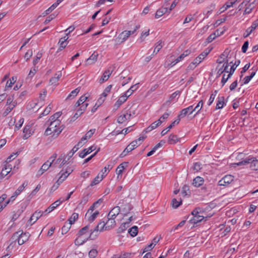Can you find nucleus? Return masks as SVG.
<instances>
[{"instance_id":"obj_1","label":"nucleus","mask_w":258,"mask_h":258,"mask_svg":"<svg viewBox=\"0 0 258 258\" xmlns=\"http://www.w3.org/2000/svg\"><path fill=\"white\" fill-rule=\"evenodd\" d=\"M60 120L51 121L49 126L45 131L44 135L45 136L52 135V138H56L64 128V125H60Z\"/></svg>"},{"instance_id":"obj_2","label":"nucleus","mask_w":258,"mask_h":258,"mask_svg":"<svg viewBox=\"0 0 258 258\" xmlns=\"http://www.w3.org/2000/svg\"><path fill=\"white\" fill-rule=\"evenodd\" d=\"M146 138L147 136H141L138 139L132 141L129 145L127 146L123 152L120 154L119 157L120 158L125 157L127 154V153L131 152L137 147H138L140 145H141Z\"/></svg>"},{"instance_id":"obj_3","label":"nucleus","mask_w":258,"mask_h":258,"mask_svg":"<svg viewBox=\"0 0 258 258\" xmlns=\"http://www.w3.org/2000/svg\"><path fill=\"white\" fill-rule=\"evenodd\" d=\"M114 219L115 218L107 217V221L106 222L104 221H102L103 225L100 231L108 230L114 227L116 225V222Z\"/></svg>"},{"instance_id":"obj_4","label":"nucleus","mask_w":258,"mask_h":258,"mask_svg":"<svg viewBox=\"0 0 258 258\" xmlns=\"http://www.w3.org/2000/svg\"><path fill=\"white\" fill-rule=\"evenodd\" d=\"M88 105V103H86L84 104L81 105L80 108L77 110L74 116L71 118V121H74L76 120L80 116H81L84 112L86 110L87 106Z\"/></svg>"},{"instance_id":"obj_5","label":"nucleus","mask_w":258,"mask_h":258,"mask_svg":"<svg viewBox=\"0 0 258 258\" xmlns=\"http://www.w3.org/2000/svg\"><path fill=\"white\" fill-rule=\"evenodd\" d=\"M234 180V176L231 175H226L218 182L220 186H226L230 184Z\"/></svg>"},{"instance_id":"obj_6","label":"nucleus","mask_w":258,"mask_h":258,"mask_svg":"<svg viewBox=\"0 0 258 258\" xmlns=\"http://www.w3.org/2000/svg\"><path fill=\"white\" fill-rule=\"evenodd\" d=\"M30 234L29 232H23L22 231L19 233L18 244L21 245L28 240Z\"/></svg>"},{"instance_id":"obj_7","label":"nucleus","mask_w":258,"mask_h":258,"mask_svg":"<svg viewBox=\"0 0 258 258\" xmlns=\"http://www.w3.org/2000/svg\"><path fill=\"white\" fill-rule=\"evenodd\" d=\"M21 232V231H18L16 232H15L12 237H11L9 241H10V244L8 246V248H10L11 247L13 248L14 246H15L16 244V242L17 241L18 242L19 240V233Z\"/></svg>"},{"instance_id":"obj_8","label":"nucleus","mask_w":258,"mask_h":258,"mask_svg":"<svg viewBox=\"0 0 258 258\" xmlns=\"http://www.w3.org/2000/svg\"><path fill=\"white\" fill-rule=\"evenodd\" d=\"M63 202H64V200L60 201V199H59L54 203H53L52 204L50 205V206L48 207L44 211V213L46 215L47 214L49 213L53 210H54L56 207H57L60 204H61Z\"/></svg>"},{"instance_id":"obj_9","label":"nucleus","mask_w":258,"mask_h":258,"mask_svg":"<svg viewBox=\"0 0 258 258\" xmlns=\"http://www.w3.org/2000/svg\"><path fill=\"white\" fill-rule=\"evenodd\" d=\"M102 223V222H99L93 230H90V233L89 236L90 240H94L98 236L99 225H100Z\"/></svg>"},{"instance_id":"obj_10","label":"nucleus","mask_w":258,"mask_h":258,"mask_svg":"<svg viewBox=\"0 0 258 258\" xmlns=\"http://www.w3.org/2000/svg\"><path fill=\"white\" fill-rule=\"evenodd\" d=\"M131 116L132 114L131 111H129V112H126V113L121 114L118 116L117 119V122L118 123H122L126 120H130Z\"/></svg>"},{"instance_id":"obj_11","label":"nucleus","mask_w":258,"mask_h":258,"mask_svg":"<svg viewBox=\"0 0 258 258\" xmlns=\"http://www.w3.org/2000/svg\"><path fill=\"white\" fill-rule=\"evenodd\" d=\"M211 50L208 49H205L202 53H201L198 57H197L194 60V63L196 64H199L204 58L207 56L210 53Z\"/></svg>"},{"instance_id":"obj_12","label":"nucleus","mask_w":258,"mask_h":258,"mask_svg":"<svg viewBox=\"0 0 258 258\" xmlns=\"http://www.w3.org/2000/svg\"><path fill=\"white\" fill-rule=\"evenodd\" d=\"M258 26V19L254 21L251 26L246 30V33L243 34L244 38L247 37Z\"/></svg>"},{"instance_id":"obj_13","label":"nucleus","mask_w":258,"mask_h":258,"mask_svg":"<svg viewBox=\"0 0 258 258\" xmlns=\"http://www.w3.org/2000/svg\"><path fill=\"white\" fill-rule=\"evenodd\" d=\"M121 211L120 207L116 206L114 207L110 211L107 215V217H110V218H115L119 214Z\"/></svg>"},{"instance_id":"obj_14","label":"nucleus","mask_w":258,"mask_h":258,"mask_svg":"<svg viewBox=\"0 0 258 258\" xmlns=\"http://www.w3.org/2000/svg\"><path fill=\"white\" fill-rule=\"evenodd\" d=\"M133 208V206L128 203H125L121 206V211L123 212L124 216H126L129 213L130 211Z\"/></svg>"},{"instance_id":"obj_15","label":"nucleus","mask_w":258,"mask_h":258,"mask_svg":"<svg viewBox=\"0 0 258 258\" xmlns=\"http://www.w3.org/2000/svg\"><path fill=\"white\" fill-rule=\"evenodd\" d=\"M98 53L96 51H94L91 55L87 59L86 61V64L90 65L94 64L97 60Z\"/></svg>"},{"instance_id":"obj_16","label":"nucleus","mask_w":258,"mask_h":258,"mask_svg":"<svg viewBox=\"0 0 258 258\" xmlns=\"http://www.w3.org/2000/svg\"><path fill=\"white\" fill-rule=\"evenodd\" d=\"M190 53V50H186L181 54L174 61L171 62V66H173L177 63L182 60L185 56H188Z\"/></svg>"},{"instance_id":"obj_17","label":"nucleus","mask_w":258,"mask_h":258,"mask_svg":"<svg viewBox=\"0 0 258 258\" xmlns=\"http://www.w3.org/2000/svg\"><path fill=\"white\" fill-rule=\"evenodd\" d=\"M193 110V105H190L187 108L182 109L179 112L177 117L180 118V119L182 118L185 117L188 113L190 114V112Z\"/></svg>"},{"instance_id":"obj_18","label":"nucleus","mask_w":258,"mask_h":258,"mask_svg":"<svg viewBox=\"0 0 258 258\" xmlns=\"http://www.w3.org/2000/svg\"><path fill=\"white\" fill-rule=\"evenodd\" d=\"M42 215H46L44 213V212L36 211L31 216V217L29 220V222H31L32 221H33V223L31 224H34Z\"/></svg>"},{"instance_id":"obj_19","label":"nucleus","mask_w":258,"mask_h":258,"mask_svg":"<svg viewBox=\"0 0 258 258\" xmlns=\"http://www.w3.org/2000/svg\"><path fill=\"white\" fill-rule=\"evenodd\" d=\"M204 179L201 176H197L193 179L192 185L196 187H199L204 184Z\"/></svg>"},{"instance_id":"obj_20","label":"nucleus","mask_w":258,"mask_h":258,"mask_svg":"<svg viewBox=\"0 0 258 258\" xmlns=\"http://www.w3.org/2000/svg\"><path fill=\"white\" fill-rule=\"evenodd\" d=\"M180 120V118H178L177 119L173 121L166 128L163 130L161 132V136H163L165 135L175 124H178L179 123Z\"/></svg>"},{"instance_id":"obj_21","label":"nucleus","mask_w":258,"mask_h":258,"mask_svg":"<svg viewBox=\"0 0 258 258\" xmlns=\"http://www.w3.org/2000/svg\"><path fill=\"white\" fill-rule=\"evenodd\" d=\"M95 149V148L93 146L89 147L88 149H84L79 153V156L80 157H81L82 158H84L86 156H87L88 154L91 153Z\"/></svg>"},{"instance_id":"obj_22","label":"nucleus","mask_w":258,"mask_h":258,"mask_svg":"<svg viewBox=\"0 0 258 258\" xmlns=\"http://www.w3.org/2000/svg\"><path fill=\"white\" fill-rule=\"evenodd\" d=\"M31 126L30 125H26L23 128V139H27L32 135Z\"/></svg>"},{"instance_id":"obj_23","label":"nucleus","mask_w":258,"mask_h":258,"mask_svg":"<svg viewBox=\"0 0 258 258\" xmlns=\"http://www.w3.org/2000/svg\"><path fill=\"white\" fill-rule=\"evenodd\" d=\"M127 97L123 94L120 96L114 105L115 109H118L127 99Z\"/></svg>"},{"instance_id":"obj_24","label":"nucleus","mask_w":258,"mask_h":258,"mask_svg":"<svg viewBox=\"0 0 258 258\" xmlns=\"http://www.w3.org/2000/svg\"><path fill=\"white\" fill-rule=\"evenodd\" d=\"M228 60L227 59H226V61L225 63H224L222 67L219 69V70L217 72V77H219L220 76V75L223 73L224 72L225 73H228L229 71H228Z\"/></svg>"},{"instance_id":"obj_25","label":"nucleus","mask_w":258,"mask_h":258,"mask_svg":"<svg viewBox=\"0 0 258 258\" xmlns=\"http://www.w3.org/2000/svg\"><path fill=\"white\" fill-rule=\"evenodd\" d=\"M213 188V185L211 183L205 184L201 188L202 192L203 194H209Z\"/></svg>"},{"instance_id":"obj_26","label":"nucleus","mask_w":258,"mask_h":258,"mask_svg":"<svg viewBox=\"0 0 258 258\" xmlns=\"http://www.w3.org/2000/svg\"><path fill=\"white\" fill-rule=\"evenodd\" d=\"M168 8H161L159 9L156 12L155 17L156 19H158L161 16H162L164 14L168 12Z\"/></svg>"},{"instance_id":"obj_27","label":"nucleus","mask_w":258,"mask_h":258,"mask_svg":"<svg viewBox=\"0 0 258 258\" xmlns=\"http://www.w3.org/2000/svg\"><path fill=\"white\" fill-rule=\"evenodd\" d=\"M82 146L83 143H82L81 142H79L77 145L75 146L74 148L72 149V150L68 154V160H69L70 158H71L73 156L74 153L78 151L79 148L81 147Z\"/></svg>"},{"instance_id":"obj_28","label":"nucleus","mask_w":258,"mask_h":258,"mask_svg":"<svg viewBox=\"0 0 258 258\" xmlns=\"http://www.w3.org/2000/svg\"><path fill=\"white\" fill-rule=\"evenodd\" d=\"M180 94V91H176L174 92L173 93H172L169 97V100L167 101L165 103L163 104L160 108V109H162L165 105H169L171 101L174 98H175L177 95H179Z\"/></svg>"},{"instance_id":"obj_29","label":"nucleus","mask_w":258,"mask_h":258,"mask_svg":"<svg viewBox=\"0 0 258 258\" xmlns=\"http://www.w3.org/2000/svg\"><path fill=\"white\" fill-rule=\"evenodd\" d=\"M138 83L132 85L129 89H128L124 93V95L128 98L130 97L135 91L138 88Z\"/></svg>"},{"instance_id":"obj_30","label":"nucleus","mask_w":258,"mask_h":258,"mask_svg":"<svg viewBox=\"0 0 258 258\" xmlns=\"http://www.w3.org/2000/svg\"><path fill=\"white\" fill-rule=\"evenodd\" d=\"M130 36V32L126 30L122 32L118 36L117 39H121L120 43L125 41Z\"/></svg>"},{"instance_id":"obj_31","label":"nucleus","mask_w":258,"mask_h":258,"mask_svg":"<svg viewBox=\"0 0 258 258\" xmlns=\"http://www.w3.org/2000/svg\"><path fill=\"white\" fill-rule=\"evenodd\" d=\"M127 164H128V162H123V163L120 164L118 166V167H117V168L116 169V172L117 174V178L119 177V175H120L121 176L122 175V171L125 169V167L123 166V165H125V166H127Z\"/></svg>"},{"instance_id":"obj_32","label":"nucleus","mask_w":258,"mask_h":258,"mask_svg":"<svg viewBox=\"0 0 258 258\" xmlns=\"http://www.w3.org/2000/svg\"><path fill=\"white\" fill-rule=\"evenodd\" d=\"M204 219V216H192V217L189 220V222L191 224H198V223L201 222Z\"/></svg>"},{"instance_id":"obj_33","label":"nucleus","mask_w":258,"mask_h":258,"mask_svg":"<svg viewBox=\"0 0 258 258\" xmlns=\"http://www.w3.org/2000/svg\"><path fill=\"white\" fill-rule=\"evenodd\" d=\"M111 74H112V71L110 72L108 70L105 71V72L103 74L102 76L99 80V82L100 83H102L108 80V78H109V77Z\"/></svg>"},{"instance_id":"obj_34","label":"nucleus","mask_w":258,"mask_h":258,"mask_svg":"<svg viewBox=\"0 0 258 258\" xmlns=\"http://www.w3.org/2000/svg\"><path fill=\"white\" fill-rule=\"evenodd\" d=\"M240 63V60H236L234 63L231 67L230 71L228 72V78H231V76L234 74V71L236 69L237 67L239 65Z\"/></svg>"},{"instance_id":"obj_35","label":"nucleus","mask_w":258,"mask_h":258,"mask_svg":"<svg viewBox=\"0 0 258 258\" xmlns=\"http://www.w3.org/2000/svg\"><path fill=\"white\" fill-rule=\"evenodd\" d=\"M61 76V71H58L57 73L55 74L54 77H52L50 79L49 83L51 85H53L56 83Z\"/></svg>"},{"instance_id":"obj_36","label":"nucleus","mask_w":258,"mask_h":258,"mask_svg":"<svg viewBox=\"0 0 258 258\" xmlns=\"http://www.w3.org/2000/svg\"><path fill=\"white\" fill-rule=\"evenodd\" d=\"M88 96H86L85 95L82 96L75 104L74 107L77 108L83 104H84L85 103V102L87 100Z\"/></svg>"},{"instance_id":"obj_37","label":"nucleus","mask_w":258,"mask_h":258,"mask_svg":"<svg viewBox=\"0 0 258 258\" xmlns=\"http://www.w3.org/2000/svg\"><path fill=\"white\" fill-rule=\"evenodd\" d=\"M89 225H87L85 226V227H83L82 229H81L78 234L77 235L80 237H82L83 235H86L88 233L89 230Z\"/></svg>"},{"instance_id":"obj_38","label":"nucleus","mask_w":258,"mask_h":258,"mask_svg":"<svg viewBox=\"0 0 258 258\" xmlns=\"http://www.w3.org/2000/svg\"><path fill=\"white\" fill-rule=\"evenodd\" d=\"M225 104V103L224 102V97H223V96H221V97L219 96L218 97V101H217V102L216 109H220L222 108L223 107V106H224Z\"/></svg>"},{"instance_id":"obj_39","label":"nucleus","mask_w":258,"mask_h":258,"mask_svg":"<svg viewBox=\"0 0 258 258\" xmlns=\"http://www.w3.org/2000/svg\"><path fill=\"white\" fill-rule=\"evenodd\" d=\"M245 9L243 12V15L249 14L255 8L254 2L248 4L245 7Z\"/></svg>"},{"instance_id":"obj_40","label":"nucleus","mask_w":258,"mask_h":258,"mask_svg":"<svg viewBox=\"0 0 258 258\" xmlns=\"http://www.w3.org/2000/svg\"><path fill=\"white\" fill-rule=\"evenodd\" d=\"M89 239H90L89 236L85 237L83 239L82 237H80L78 236V237L75 240V243L77 245H81Z\"/></svg>"},{"instance_id":"obj_41","label":"nucleus","mask_w":258,"mask_h":258,"mask_svg":"<svg viewBox=\"0 0 258 258\" xmlns=\"http://www.w3.org/2000/svg\"><path fill=\"white\" fill-rule=\"evenodd\" d=\"M58 5V3L56 2L52 5H51L48 9H47L46 11L42 13V16L43 17H44L47 15L48 14H50L54 9H55L57 7Z\"/></svg>"},{"instance_id":"obj_42","label":"nucleus","mask_w":258,"mask_h":258,"mask_svg":"<svg viewBox=\"0 0 258 258\" xmlns=\"http://www.w3.org/2000/svg\"><path fill=\"white\" fill-rule=\"evenodd\" d=\"M105 176V175L102 174L101 176H99V174H98L91 182L90 185L91 186H93L95 185L98 184Z\"/></svg>"},{"instance_id":"obj_43","label":"nucleus","mask_w":258,"mask_h":258,"mask_svg":"<svg viewBox=\"0 0 258 258\" xmlns=\"http://www.w3.org/2000/svg\"><path fill=\"white\" fill-rule=\"evenodd\" d=\"M203 101L202 100L199 102L197 106L193 108V110H192L190 112V114H191L194 111L198 110L197 112H196V114L195 115V116H196L197 114H198L200 111V110L202 109L203 106Z\"/></svg>"},{"instance_id":"obj_44","label":"nucleus","mask_w":258,"mask_h":258,"mask_svg":"<svg viewBox=\"0 0 258 258\" xmlns=\"http://www.w3.org/2000/svg\"><path fill=\"white\" fill-rule=\"evenodd\" d=\"M28 185V181L24 182L20 186H19L14 194L17 197L24 190V189Z\"/></svg>"},{"instance_id":"obj_45","label":"nucleus","mask_w":258,"mask_h":258,"mask_svg":"<svg viewBox=\"0 0 258 258\" xmlns=\"http://www.w3.org/2000/svg\"><path fill=\"white\" fill-rule=\"evenodd\" d=\"M250 167L252 170L258 171V159L253 157Z\"/></svg>"},{"instance_id":"obj_46","label":"nucleus","mask_w":258,"mask_h":258,"mask_svg":"<svg viewBox=\"0 0 258 258\" xmlns=\"http://www.w3.org/2000/svg\"><path fill=\"white\" fill-rule=\"evenodd\" d=\"M178 141L177 135L171 134L168 138V142L169 144H175Z\"/></svg>"},{"instance_id":"obj_47","label":"nucleus","mask_w":258,"mask_h":258,"mask_svg":"<svg viewBox=\"0 0 258 258\" xmlns=\"http://www.w3.org/2000/svg\"><path fill=\"white\" fill-rule=\"evenodd\" d=\"M16 81L17 77H12L11 79L8 80L6 85L5 90L11 87Z\"/></svg>"},{"instance_id":"obj_48","label":"nucleus","mask_w":258,"mask_h":258,"mask_svg":"<svg viewBox=\"0 0 258 258\" xmlns=\"http://www.w3.org/2000/svg\"><path fill=\"white\" fill-rule=\"evenodd\" d=\"M138 232V228L136 226H134L132 228L128 229V232L130 233L131 236L135 237L136 236Z\"/></svg>"},{"instance_id":"obj_49","label":"nucleus","mask_w":258,"mask_h":258,"mask_svg":"<svg viewBox=\"0 0 258 258\" xmlns=\"http://www.w3.org/2000/svg\"><path fill=\"white\" fill-rule=\"evenodd\" d=\"M162 43L163 42L162 40H159V41L157 42V43L155 45V47L153 51V54L154 53L157 54L162 48V47L163 46V44H162Z\"/></svg>"},{"instance_id":"obj_50","label":"nucleus","mask_w":258,"mask_h":258,"mask_svg":"<svg viewBox=\"0 0 258 258\" xmlns=\"http://www.w3.org/2000/svg\"><path fill=\"white\" fill-rule=\"evenodd\" d=\"M103 202V200L102 199H99L96 202H94L93 205L89 208V210H88V212H89L90 211H93L96 208H97L98 206V205H100L101 203H102Z\"/></svg>"},{"instance_id":"obj_51","label":"nucleus","mask_w":258,"mask_h":258,"mask_svg":"<svg viewBox=\"0 0 258 258\" xmlns=\"http://www.w3.org/2000/svg\"><path fill=\"white\" fill-rule=\"evenodd\" d=\"M171 203L172 207L176 209L182 204V200L180 198V201H178L176 199L174 198L172 200Z\"/></svg>"},{"instance_id":"obj_52","label":"nucleus","mask_w":258,"mask_h":258,"mask_svg":"<svg viewBox=\"0 0 258 258\" xmlns=\"http://www.w3.org/2000/svg\"><path fill=\"white\" fill-rule=\"evenodd\" d=\"M252 158H253V157H250V156H249L245 159L241 161V162H239L238 163H237V165L238 166H240V165H246L248 164H251V163L252 162Z\"/></svg>"},{"instance_id":"obj_53","label":"nucleus","mask_w":258,"mask_h":258,"mask_svg":"<svg viewBox=\"0 0 258 258\" xmlns=\"http://www.w3.org/2000/svg\"><path fill=\"white\" fill-rule=\"evenodd\" d=\"M79 215L78 213H74L71 217L69 219L68 221L69 223L71 224H73L75 223V222L78 219Z\"/></svg>"},{"instance_id":"obj_54","label":"nucleus","mask_w":258,"mask_h":258,"mask_svg":"<svg viewBox=\"0 0 258 258\" xmlns=\"http://www.w3.org/2000/svg\"><path fill=\"white\" fill-rule=\"evenodd\" d=\"M128 222H125L120 226L117 229V233H120L124 231L128 227Z\"/></svg>"},{"instance_id":"obj_55","label":"nucleus","mask_w":258,"mask_h":258,"mask_svg":"<svg viewBox=\"0 0 258 258\" xmlns=\"http://www.w3.org/2000/svg\"><path fill=\"white\" fill-rule=\"evenodd\" d=\"M80 91V87H78L75 90H73L71 93L68 95V96L67 98V99H70L72 97H75L77 95V94L79 93V92Z\"/></svg>"},{"instance_id":"obj_56","label":"nucleus","mask_w":258,"mask_h":258,"mask_svg":"<svg viewBox=\"0 0 258 258\" xmlns=\"http://www.w3.org/2000/svg\"><path fill=\"white\" fill-rule=\"evenodd\" d=\"M59 175L57 180H61V183L68 177V175L63 172V169H62L58 174Z\"/></svg>"},{"instance_id":"obj_57","label":"nucleus","mask_w":258,"mask_h":258,"mask_svg":"<svg viewBox=\"0 0 258 258\" xmlns=\"http://www.w3.org/2000/svg\"><path fill=\"white\" fill-rule=\"evenodd\" d=\"M113 167V165L111 164H108L107 166H106L103 169H102L101 171V172L102 173V174L105 175V176L107 175L108 172H109Z\"/></svg>"},{"instance_id":"obj_58","label":"nucleus","mask_w":258,"mask_h":258,"mask_svg":"<svg viewBox=\"0 0 258 258\" xmlns=\"http://www.w3.org/2000/svg\"><path fill=\"white\" fill-rule=\"evenodd\" d=\"M182 193L184 196H186L187 195L190 194V191L189 189V186L186 184H185L182 189Z\"/></svg>"},{"instance_id":"obj_59","label":"nucleus","mask_w":258,"mask_h":258,"mask_svg":"<svg viewBox=\"0 0 258 258\" xmlns=\"http://www.w3.org/2000/svg\"><path fill=\"white\" fill-rule=\"evenodd\" d=\"M61 112H57L50 116V120L51 121L59 120L58 118L61 115Z\"/></svg>"},{"instance_id":"obj_60","label":"nucleus","mask_w":258,"mask_h":258,"mask_svg":"<svg viewBox=\"0 0 258 258\" xmlns=\"http://www.w3.org/2000/svg\"><path fill=\"white\" fill-rule=\"evenodd\" d=\"M99 214V212L98 211H95L93 214H92L90 217H88V220L90 223L93 222Z\"/></svg>"},{"instance_id":"obj_61","label":"nucleus","mask_w":258,"mask_h":258,"mask_svg":"<svg viewBox=\"0 0 258 258\" xmlns=\"http://www.w3.org/2000/svg\"><path fill=\"white\" fill-rule=\"evenodd\" d=\"M68 38V37L64 36L59 39L58 43L59 44V45L61 46V47L65 48L66 47V44H65L64 43L67 41Z\"/></svg>"},{"instance_id":"obj_62","label":"nucleus","mask_w":258,"mask_h":258,"mask_svg":"<svg viewBox=\"0 0 258 258\" xmlns=\"http://www.w3.org/2000/svg\"><path fill=\"white\" fill-rule=\"evenodd\" d=\"M71 225L72 224H70V223L66 222L64 225L61 228L62 233H63L64 232V233H66L70 229Z\"/></svg>"},{"instance_id":"obj_63","label":"nucleus","mask_w":258,"mask_h":258,"mask_svg":"<svg viewBox=\"0 0 258 258\" xmlns=\"http://www.w3.org/2000/svg\"><path fill=\"white\" fill-rule=\"evenodd\" d=\"M98 254V251L95 249H92L89 252V256L90 258H95Z\"/></svg>"},{"instance_id":"obj_64","label":"nucleus","mask_w":258,"mask_h":258,"mask_svg":"<svg viewBox=\"0 0 258 258\" xmlns=\"http://www.w3.org/2000/svg\"><path fill=\"white\" fill-rule=\"evenodd\" d=\"M132 256V254L131 253H125L122 255H120L119 256L115 255L112 258H131Z\"/></svg>"}]
</instances>
